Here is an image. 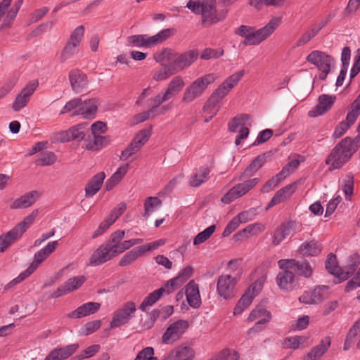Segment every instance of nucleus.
Returning <instances> with one entry per match:
<instances>
[{
    "label": "nucleus",
    "instance_id": "4d7b16f0",
    "mask_svg": "<svg viewBox=\"0 0 360 360\" xmlns=\"http://www.w3.org/2000/svg\"><path fill=\"white\" fill-rule=\"evenodd\" d=\"M355 122L356 120L352 122V120H348L347 116L346 120L340 122L336 127L333 133V138L338 139L342 136Z\"/></svg>",
    "mask_w": 360,
    "mask_h": 360
},
{
    "label": "nucleus",
    "instance_id": "f03ea898",
    "mask_svg": "<svg viewBox=\"0 0 360 360\" xmlns=\"http://www.w3.org/2000/svg\"><path fill=\"white\" fill-rule=\"evenodd\" d=\"M125 235V231L117 230L112 233L108 241L102 243L96 249L89 259V264L93 266L101 265L110 260V247L121 243Z\"/></svg>",
    "mask_w": 360,
    "mask_h": 360
},
{
    "label": "nucleus",
    "instance_id": "b1692460",
    "mask_svg": "<svg viewBox=\"0 0 360 360\" xmlns=\"http://www.w3.org/2000/svg\"><path fill=\"white\" fill-rule=\"evenodd\" d=\"M69 80L72 91L76 93L81 92L88 85L86 75L78 69L72 70L69 72Z\"/></svg>",
    "mask_w": 360,
    "mask_h": 360
},
{
    "label": "nucleus",
    "instance_id": "c03bdc74",
    "mask_svg": "<svg viewBox=\"0 0 360 360\" xmlns=\"http://www.w3.org/2000/svg\"><path fill=\"white\" fill-rule=\"evenodd\" d=\"M150 135L151 127L148 129H144L138 132L131 143L136 148V150L139 151L148 141Z\"/></svg>",
    "mask_w": 360,
    "mask_h": 360
},
{
    "label": "nucleus",
    "instance_id": "8fccbe9b",
    "mask_svg": "<svg viewBox=\"0 0 360 360\" xmlns=\"http://www.w3.org/2000/svg\"><path fill=\"white\" fill-rule=\"evenodd\" d=\"M343 185L342 189L345 193V199L350 200L351 197L353 195L354 191V176L352 173H348L346 175V178L343 181Z\"/></svg>",
    "mask_w": 360,
    "mask_h": 360
},
{
    "label": "nucleus",
    "instance_id": "2eb2a0df",
    "mask_svg": "<svg viewBox=\"0 0 360 360\" xmlns=\"http://www.w3.org/2000/svg\"><path fill=\"white\" fill-rule=\"evenodd\" d=\"M198 56V51L196 50H190L183 53L178 54L169 63L174 68L176 73L189 67Z\"/></svg>",
    "mask_w": 360,
    "mask_h": 360
},
{
    "label": "nucleus",
    "instance_id": "aec40b11",
    "mask_svg": "<svg viewBox=\"0 0 360 360\" xmlns=\"http://www.w3.org/2000/svg\"><path fill=\"white\" fill-rule=\"evenodd\" d=\"M110 143L109 136H101L98 134H92V136H88L84 140L83 148L87 150L99 151L102 148L108 146Z\"/></svg>",
    "mask_w": 360,
    "mask_h": 360
},
{
    "label": "nucleus",
    "instance_id": "72a5a7b5",
    "mask_svg": "<svg viewBox=\"0 0 360 360\" xmlns=\"http://www.w3.org/2000/svg\"><path fill=\"white\" fill-rule=\"evenodd\" d=\"M105 178V174L103 172L95 174L87 183L85 187V195L86 198L94 196L100 190L103 181Z\"/></svg>",
    "mask_w": 360,
    "mask_h": 360
},
{
    "label": "nucleus",
    "instance_id": "7ed1b4c3",
    "mask_svg": "<svg viewBox=\"0 0 360 360\" xmlns=\"http://www.w3.org/2000/svg\"><path fill=\"white\" fill-rule=\"evenodd\" d=\"M216 79L217 76L213 73L206 74L195 79L186 88L181 102L186 104L191 103L200 97L208 86L214 83Z\"/></svg>",
    "mask_w": 360,
    "mask_h": 360
},
{
    "label": "nucleus",
    "instance_id": "2f4dec72",
    "mask_svg": "<svg viewBox=\"0 0 360 360\" xmlns=\"http://www.w3.org/2000/svg\"><path fill=\"white\" fill-rule=\"evenodd\" d=\"M168 290L169 288H167L165 284L164 286L154 290L143 299L139 309L143 311H146L149 307H151L158 301L164 294L169 295L172 292H168Z\"/></svg>",
    "mask_w": 360,
    "mask_h": 360
},
{
    "label": "nucleus",
    "instance_id": "052dcab7",
    "mask_svg": "<svg viewBox=\"0 0 360 360\" xmlns=\"http://www.w3.org/2000/svg\"><path fill=\"white\" fill-rule=\"evenodd\" d=\"M360 115V93L351 105V110L347 113V119L352 121L356 120Z\"/></svg>",
    "mask_w": 360,
    "mask_h": 360
},
{
    "label": "nucleus",
    "instance_id": "864d4df0",
    "mask_svg": "<svg viewBox=\"0 0 360 360\" xmlns=\"http://www.w3.org/2000/svg\"><path fill=\"white\" fill-rule=\"evenodd\" d=\"M176 74L174 68L169 63L164 65L163 68L160 69L153 76V79L156 81H162L169 78V77Z\"/></svg>",
    "mask_w": 360,
    "mask_h": 360
},
{
    "label": "nucleus",
    "instance_id": "9d476101",
    "mask_svg": "<svg viewBox=\"0 0 360 360\" xmlns=\"http://www.w3.org/2000/svg\"><path fill=\"white\" fill-rule=\"evenodd\" d=\"M236 278L231 275H221L217 280V293L225 300L233 298L236 294Z\"/></svg>",
    "mask_w": 360,
    "mask_h": 360
},
{
    "label": "nucleus",
    "instance_id": "5701e85b",
    "mask_svg": "<svg viewBox=\"0 0 360 360\" xmlns=\"http://www.w3.org/2000/svg\"><path fill=\"white\" fill-rule=\"evenodd\" d=\"M335 101V96L327 94L320 96L316 106L309 111V116L311 117H315L324 114L331 108Z\"/></svg>",
    "mask_w": 360,
    "mask_h": 360
},
{
    "label": "nucleus",
    "instance_id": "c756f323",
    "mask_svg": "<svg viewBox=\"0 0 360 360\" xmlns=\"http://www.w3.org/2000/svg\"><path fill=\"white\" fill-rule=\"evenodd\" d=\"M187 301L193 308H198L201 304L198 285L194 281H191L186 287Z\"/></svg>",
    "mask_w": 360,
    "mask_h": 360
},
{
    "label": "nucleus",
    "instance_id": "4c0bfd02",
    "mask_svg": "<svg viewBox=\"0 0 360 360\" xmlns=\"http://www.w3.org/2000/svg\"><path fill=\"white\" fill-rule=\"evenodd\" d=\"M210 173V169L207 166L200 167L198 172L191 177L189 184L193 187L200 186L209 179Z\"/></svg>",
    "mask_w": 360,
    "mask_h": 360
},
{
    "label": "nucleus",
    "instance_id": "4be33fe9",
    "mask_svg": "<svg viewBox=\"0 0 360 360\" xmlns=\"http://www.w3.org/2000/svg\"><path fill=\"white\" fill-rule=\"evenodd\" d=\"M40 193L37 191H32L14 200L10 205L11 210L25 209L31 207L39 199Z\"/></svg>",
    "mask_w": 360,
    "mask_h": 360
},
{
    "label": "nucleus",
    "instance_id": "774afa93",
    "mask_svg": "<svg viewBox=\"0 0 360 360\" xmlns=\"http://www.w3.org/2000/svg\"><path fill=\"white\" fill-rule=\"evenodd\" d=\"M267 313H270L269 311L266 310L262 305H257L250 314L248 321H254L257 319H260L266 315Z\"/></svg>",
    "mask_w": 360,
    "mask_h": 360
},
{
    "label": "nucleus",
    "instance_id": "a19ab883",
    "mask_svg": "<svg viewBox=\"0 0 360 360\" xmlns=\"http://www.w3.org/2000/svg\"><path fill=\"white\" fill-rule=\"evenodd\" d=\"M299 250L305 256H316L321 252V247L317 241L313 240L302 244Z\"/></svg>",
    "mask_w": 360,
    "mask_h": 360
},
{
    "label": "nucleus",
    "instance_id": "69168bd1",
    "mask_svg": "<svg viewBox=\"0 0 360 360\" xmlns=\"http://www.w3.org/2000/svg\"><path fill=\"white\" fill-rule=\"evenodd\" d=\"M221 100L222 98L217 94H215V93L213 91L205 103L202 108L203 111L212 112V109L216 107Z\"/></svg>",
    "mask_w": 360,
    "mask_h": 360
},
{
    "label": "nucleus",
    "instance_id": "6ab92c4d",
    "mask_svg": "<svg viewBox=\"0 0 360 360\" xmlns=\"http://www.w3.org/2000/svg\"><path fill=\"white\" fill-rule=\"evenodd\" d=\"M280 269L282 271L276 276V283L281 290L291 291L293 289L297 278L290 269Z\"/></svg>",
    "mask_w": 360,
    "mask_h": 360
},
{
    "label": "nucleus",
    "instance_id": "f257e3e1",
    "mask_svg": "<svg viewBox=\"0 0 360 360\" xmlns=\"http://www.w3.org/2000/svg\"><path fill=\"white\" fill-rule=\"evenodd\" d=\"M38 214V210H34L30 214L25 217L22 221L15 225L11 230L0 236V252H5L22 237L26 230L33 224Z\"/></svg>",
    "mask_w": 360,
    "mask_h": 360
},
{
    "label": "nucleus",
    "instance_id": "f704fd0d",
    "mask_svg": "<svg viewBox=\"0 0 360 360\" xmlns=\"http://www.w3.org/2000/svg\"><path fill=\"white\" fill-rule=\"evenodd\" d=\"M295 185L294 184H288L285 187L278 190L273 196L266 209L272 207L284 200H285L291 196L292 193L295 192Z\"/></svg>",
    "mask_w": 360,
    "mask_h": 360
},
{
    "label": "nucleus",
    "instance_id": "680f3d73",
    "mask_svg": "<svg viewBox=\"0 0 360 360\" xmlns=\"http://www.w3.org/2000/svg\"><path fill=\"white\" fill-rule=\"evenodd\" d=\"M283 179L281 176H278V173L265 183L261 188V192L264 193L270 192Z\"/></svg>",
    "mask_w": 360,
    "mask_h": 360
},
{
    "label": "nucleus",
    "instance_id": "13d9d810",
    "mask_svg": "<svg viewBox=\"0 0 360 360\" xmlns=\"http://www.w3.org/2000/svg\"><path fill=\"white\" fill-rule=\"evenodd\" d=\"M79 45L68 41L60 55L61 61H65L75 53L77 48Z\"/></svg>",
    "mask_w": 360,
    "mask_h": 360
},
{
    "label": "nucleus",
    "instance_id": "338daca9",
    "mask_svg": "<svg viewBox=\"0 0 360 360\" xmlns=\"http://www.w3.org/2000/svg\"><path fill=\"white\" fill-rule=\"evenodd\" d=\"M153 355L154 349L152 347H147L139 352L134 360H158Z\"/></svg>",
    "mask_w": 360,
    "mask_h": 360
},
{
    "label": "nucleus",
    "instance_id": "0eeeda50",
    "mask_svg": "<svg viewBox=\"0 0 360 360\" xmlns=\"http://www.w3.org/2000/svg\"><path fill=\"white\" fill-rule=\"evenodd\" d=\"M278 264L279 268L290 269L294 274L305 278L311 277L313 273V268L307 259H280Z\"/></svg>",
    "mask_w": 360,
    "mask_h": 360
},
{
    "label": "nucleus",
    "instance_id": "412c9836",
    "mask_svg": "<svg viewBox=\"0 0 360 360\" xmlns=\"http://www.w3.org/2000/svg\"><path fill=\"white\" fill-rule=\"evenodd\" d=\"M360 264V256L358 253L351 255L347 260L346 264L341 267V271L338 274L340 282L347 280L356 271Z\"/></svg>",
    "mask_w": 360,
    "mask_h": 360
},
{
    "label": "nucleus",
    "instance_id": "a211bd4d",
    "mask_svg": "<svg viewBox=\"0 0 360 360\" xmlns=\"http://www.w3.org/2000/svg\"><path fill=\"white\" fill-rule=\"evenodd\" d=\"M201 15L202 22L210 21L212 24L224 18V16L218 17L217 15L216 0H202Z\"/></svg>",
    "mask_w": 360,
    "mask_h": 360
},
{
    "label": "nucleus",
    "instance_id": "1a4fd4ad",
    "mask_svg": "<svg viewBox=\"0 0 360 360\" xmlns=\"http://www.w3.org/2000/svg\"><path fill=\"white\" fill-rule=\"evenodd\" d=\"M258 182L259 179L254 178L235 185L221 198V202L225 204L231 203L234 200L248 193L258 184Z\"/></svg>",
    "mask_w": 360,
    "mask_h": 360
},
{
    "label": "nucleus",
    "instance_id": "49530a36",
    "mask_svg": "<svg viewBox=\"0 0 360 360\" xmlns=\"http://www.w3.org/2000/svg\"><path fill=\"white\" fill-rule=\"evenodd\" d=\"M325 266L328 273L338 278V274L341 271V267L338 266L335 255L330 253L325 262Z\"/></svg>",
    "mask_w": 360,
    "mask_h": 360
},
{
    "label": "nucleus",
    "instance_id": "c9c22d12",
    "mask_svg": "<svg viewBox=\"0 0 360 360\" xmlns=\"http://www.w3.org/2000/svg\"><path fill=\"white\" fill-rule=\"evenodd\" d=\"M127 44L129 46L136 47L150 48L153 46L151 36L147 34H135L127 37Z\"/></svg>",
    "mask_w": 360,
    "mask_h": 360
},
{
    "label": "nucleus",
    "instance_id": "ddd939ff",
    "mask_svg": "<svg viewBox=\"0 0 360 360\" xmlns=\"http://www.w3.org/2000/svg\"><path fill=\"white\" fill-rule=\"evenodd\" d=\"M188 322L185 320H178L172 323L162 335V342L171 344L180 339L188 328Z\"/></svg>",
    "mask_w": 360,
    "mask_h": 360
},
{
    "label": "nucleus",
    "instance_id": "dca6fc26",
    "mask_svg": "<svg viewBox=\"0 0 360 360\" xmlns=\"http://www.w3.org/2000/svg\"><path fill=\"white\" fill-rule=\"evenodd\" d=\"M261 290V285L257 283L252 284L245 291L242 297L239 300L233 311L235 315L241 314L252 303L254 297Z\"/></svg>",
    "mask_w": 360,
    "mask_h": 360
},
{
    "label": "nucleus",
    "instance_id": "39448f33",
    "mask_svg": "<svg viewBox=\"0 0 360 360\" xmlns=\"http://www.w3.org/2000/svg\"><path fill=\"white\" fill-rule=\"evenodd\" d=\"M355 153V148H350L347 139H342L331 150L326 160V163L330 165V170L341 168L347 162Z\"/></svg>",
    "mask_w": 360,
    "mask_h": 360
},
{
    "label": "nucleus",
    "instance_id": "a878e982",
    "mask_svg": "<svg viewBox=\"0 0 360 360\" xmlns=\"http://www.w3.org/2000/svg\"><path fill=\"white\" fill-rule=\"evenodd\" d=\"M330 345V338L329 336L323 338L319 345L312 347L307 354L304 356L303 360H320L328 351Z\"/></svg>",
    "mask_w": 360,
    "mask_h": 360
},
{
    "label": "nucleus",
    "instance_id": "c85d7f7f",
    "mask_svg": "<svg viewBox=\"0 0 360 360\" xmlns=\"http://www.w3.org/2000/svg\"><path fill=\"white\" fill-rule=\"evenodd\" d=\"M195 351L188 346H179L172 350L163 360H193Z\"/></svg>",
    "mask_w": 360,
    "mask_h": 360
},
{
    "label": "nucleus",
    "instance_id": "cd10ccee",
    "mask_svg": "<svg viewBox=\"0 0 360 360\" xmlns=\"http://www.w3.org/2000/svg\"><path fill=\"white\" fill-rule=\"evenodd\" d=\"M193 272L192 266H188L179 272V275L174 278L168 281L165 285L169 288L168 292H173L181 286L190 277Z\"/></svg>",
    "mask_w": 360,
    "mask_h": 360
},
{
    "label": "nucleus",
    "instance_id": "37998d69",
    "mask_svg": "<svg viewBox=\"0 0 360 360\" xmlns=\"http://www.w3.org/2000/svg\"><path fill=\"white\" fill-rule=\"evenodd\" d=\"M177 53L174 50L165 48L160 52H157L153 55L154 60L160 63L162 65H166L165 63H170L176 56Z\"/></svg>",
    "mask_w": 360,
    "mask_h": 360
},
{
    "label": "nucleus",
    "instance_id": "7c9ffc66",
    "mask_svg": "<svg viewBox=\"0 0 360 360\" xmlns=\"http://www.w3.org/2000/svg\"><path fill=\"white\" fill-rule=\"evenodd\" d=\"M296 222L294 221H289L285 223H283L279 227H278L273 236V244L274 245H279L290 233L295 229Z\"/></svg>",
    "mask_w": 360,
    "mask_h": 360
},
{
    "label": "nucleus",
    "instance_id": "5fc2aeb1",
    "mask_svg": "<svg viewBox=\"0 0 360 360\" xmlns=\"http://www.w3.org/2000/svg\"><path fill=\"white\" fill-rule=\"evenodd\" d=\"M132 247L130 240L121 242L120 244L114 245L110 247V259L117 257L118 255L124 252V251L130 249Z\"/></svg>",
    "mask_w": 360,
    "mask_h": 360
},
{
    "label": "nucleus",
    "instance_id": "393cba45",
    "mask_svg": "<svg viewBox=\"0 0 360 360\" xmlns=\"http://www.w3.org/2000/svg\"><path fill=\"white\" fill-rule=\"evenodd\" d=\"M78 348L77 343L56 348L49 352L44 360H65L72 355Z\"/></svg>",
    "mask_w": 360,
    "mask_h": 360
},
{
    "label": "nucleus",
    "instance_id": "ea45409f",
    "mask_svg": "<svg viewBox=\"0 0 360 360\" xmlns=\"http://www.w3.org/2000/svg\"><path fill=\"white\" fill-rule=\"evenodd\" d=\"M270 156V153H265L257 155L245 169L244 174L246 176H251L260 169L265 162L266 158Z\"/></svg>",
    "mask_w": 360,
    "mask_h": 360
},
{
    "label": "nucleus",
    "instance_id": "bb28decb",
    "mask_svg": "<svg viewBox=\"0 0 360 360\" xmlns=\"http://www.w3.org/2000/svg\"><path fill=\"white\" fill-rule=\"evenodd\" d=\"M101 307L98 302H90L85 303L75 310L67 314L70 319H79L96 313Z\"/></svg>",
    "mask_w": 360,
    "mask_h": 360
},
{
    "label": "nucleus",
    "instance_id": "bf43d9fd",
    "mask_svg": "<svg viewBox=\"0 0 360 360\" xmlns=\"http://www.w3.org/2000/svg\"><path fill=\"white\" fill-rule=\"evenodd\" d=\"M245 75V70H242L236 72L227 77L223 82L231 90L237 85L239 81Z\"/></svg>",
    "mask_w": 360,
    "mask_h": 360
},
{
    "label": "nucleus",
    "instance_id": "473e14b6",
    "mask_svg": "<svg viewBox=\"0 0 360 360\" xmlns=\"http://www.w3.org/2000/svg\"><path fill=\"white\" fill-rule=\"evenodd\" d=\"M97 111V100L96 99H89L82 101V105L80 108L76 111H74L72 114V116L75 115H82L84 118H93L95 116V114Z\"/></svg>",
    "mask_w": 360,
    "mask_h": 360
},
{
    "label": "nucleus",
    "instance_id": "20e7f679",
    "mask_svg": "<svg viewBox=\"0 0 360 360\" xmlns=\"http://www.w3.org/2000/svg\"><path fill=\"white\" fill-rule=\"evenodd\" d=\"M58 245V243L56 240L49 242L44 248L36 252L34 255V260L30 266L7 284L5 289H8L11 286L22 282L26 278L30 276L38 268V266L45 259H46L53 252H54Z\"/></svg>",
    "mask_w": 360,
    "mask_h": 360
},
{
    "label": "nucleus",
    "instance_id": "0e129e2a",
    "mask_svg": "<svg viewBox=\"0 0 360 360\" xmlns=\"http://www.w3.org/2000/svg\"><path fill=\"white\" fill-rule=\"evenodd\" d=\"M114 222V219L108 216L107 218L100 224L96 230L93 233L92 238H96L99 236L102 235Z\"/></svg>",
    "mask_w": 360,
    "mask_h": 360
},
{
    "label": "nucleus",
    "instance_id": "de8ad7c7",
    "mask_svg": "<svg viewBox=\"0 0 360 360\" xmlns=\"http://www.w3.org/2000/svg\"><path fill=\"white\" fill-rule=\"evenodd\" d=\"M248 114H240L233 117L228 124V130L230 132H236L239 127L244 126V123L250 119Z\"/></svg>",
    "mask_w": 360,
    "mask_h": 360
},
{
    "label": "nucleus",
    "instance_id": "4468645a",
    "mask_svg": "<svg viewBox=\"0 0 360 360\" xmlns=\"http://www.w3.org/2000/svg\"><path fill=\"white\" fill-rule=\"evenodd\" d=\"M84 276H77L68 279L63 285L58 287L57 290L51 294V297L57 298L79 289L86 281Z\"/></svg>",
    "mask_w": 360,
    "mask_h": 360
},
{
    "label": "nucleus",
    "instance_id": "79ce46f5",
    "mask_svg": "<svg viewBox=\"0 0 360 360\" xmlns=\"http://www.w3.org/2000/svg\"><path fill=\"white\" fill-rule=\"evenodd\" d=\"M286 0H249L248 4L257 11H261L263 6L281 7Z\"/></svg>",
    "mask_w": 360,
    "mask_h": 360
},
{
    "label": "nucleus",
    "instance_id": "3c124183",
    "mask_svg": "<svg viewBox=\"0 0 360 360\" xmlns=\"http://www.w3.org/2000/svg\"><path fill=\"white\" fill-rule=\"evenodd\" d=\"M162 205V200L158 197H148L144 202V214L145 217H148L154 211L155 208Z\"/></svg>",
    "mask_w": 360,
    "mask_h": 360
},
{
    "label": "nucleus",
    "instance_id": "603ef678",
    "mask_svg": "<svg viewBox=\"0 0 360 360\" xmlns=\"http://www.w3.org/2000/svg\"><path fill=\"white\" fill-rule=\"evenodd\" d=\"M175 32V30L173 28H167L161 30L156 34L151 36L152 42L153 46L160 44L169 39L171 36H172Z\"/></svg>",
    "mask_w": 360,
    "mask_h": 360
},
{
    "label": "nucleus",
    "instance_id": "58836bf2",
    "mask_svg": "<svg viewBox=\"0 0 360 360\" xmlns=\"http://www.w3.org/2000/svg\"><path fill=\"white\" fill-rule=\"evenodd\" d=\"M144 254V251L141 246H137L124 255L121 257L118 264L120 266H128L133 263L139 257L142 256Z\"/></svg>",
    "mask_w": 360,
    "mask_h": 360
},
{
    "label": "nucleus",
    "instance_id": "e2e57ef3",
    "mask_svg": "<svg viewBox=\"0 0 360 360\" xmlns=\"http://www.w3.org/2000/svg\"><path fill=\"white\" fill-rule=\"evenodd\" d=\"M300 164L299 160H290L285 166L283 167L281 171L278 173V176H281L283 179L289 176L295 169L298 167Z\"/></svg>",
    "mask_w": 360,
    "mask_h": 360
},
{
    "label": "nucleus",
    "instance_id": "a18cd8bd",
    "mask_svg": "<svg viewBox=\"0 0 360 360\" xmlns=\"http://www.w3.org/2000/svg\"><path fill=\"white\" fill-rule=\"evenodd\" d=\"M254 27L248 25H240L235 31L236 34L245 38L242 42L245 46H254L252 43L254 40L250 39L251 36L254 35Z\"/></svg>",
    "mask_w": 360,
    "mask_h": 360
},
{
    "label": "nucleus",
    "instance_id": "e433bc0d",
    "mask_svg": "<svg viewBox=\"0 0 360 360\" xmlns=\"http://www.w3.org/2000/svg\"><path fill=\"white\" fill-rule=\"evenodd\" d=\"M185 84V82L181 76H175L169 82L165 93L169 98H171L172 96L177 95L180 91H181Z\"/></svg>",
    "mask_w": 360,
    "mask_h": 360
},
{
    "label": "nucleus",
    "instance_id": "6e6552de",
    "mask_svg": "<svg viewBox=\"0 0 360 360\" xmlns=\"http://www.w3.org/2000/svg\"><path fill=\"white\" fill-rule=\"evenodd\" d=\"M136 311L135 302L129 301L124 303L122 307L117 309L113 314L110 321V328H118L129 323Z\"/></svg>",
    "mask_w": 360,
    "mask_h": 360
},
{
    "label": "nucleus",
    "instance_id": "f8f14e48",
    "mask_svg": "<svg viewBox=\"0 0 360 360\" xmlns=\"http://www.w3.org/2000/svg\"><path fill=\"white\" fill-rule=\"evenodd\" d=\"M87 126V123H81L70 127L67 131H61L58 134V140L63 143L73 140L79 142L84 140L89 132Z\"/></svg>",
    "mask_w": 360,
    "mask_h": 360
},
{
    "label": "nucleus",
    "instance_id": "6e6d98bb",
    "mask_svg": "<svg viewBox=\"0 0 360 360\" xmlns=\"http://www.w3.org/2000/svg\"><path fill=\"white\" fill-rule=\"evenodd\" d=\"M216 226L212 225L205 229L204 231L198 233L197 236L193 239V244L195 245H198L204 243L205 240L210 238V236L214 232Z\"/></svg>",
    "mask_w": 360,
    "mask_h": 360
},
{
    "label": "nucleus",
    "instance_id": "f3484780",
    "mask_svg": "<svg viewBox=\"0 0 360 360\" xmlns=\"http://www.w3.org/2000/svg\"><path fill=\"white\" fill-rule=\"evenodd\" d=\"M281 18L274 17L262 28L255 31L254 35L251 36L250 39L254 40L252 43L254 45H258L262 41L269 37L278 27L281 23Z\"/></svg>",
    "mask_w": 360,
    "mask_h": 360
},
{
    "label": "nucleus",
    "instance_id": "09e8293b",
    "mask_svg": "<svg viewBox=\"0 0 360 360\" xmlns=\"http://www.w3.org/2000/svg\"><path fill=\"white\" fill-rule=\"evenodd\" d=\"M56 161V156L53 152L44 151L41 153L36 160V164L40 166L51 165Z\"/></svg>",
    "mask_w": 360,
    "mask_h": 360
},
{
    "label": "nucleus",
    "instance_id": "423d86ee",
    "mask_svg": "<svg viewBox=\"0 0 360 360\" xmlns=\"http://www.w3.org/2000/svg\"><path fill=\"white\" fill-rule=\"evenodd\" d=\"M307 62L315 65L321 72L319 79L325 80L334 64V58L321 51L315 50L307 56Z\"/></svg>",
    "mask_w": 360,
    "mask_h": 360
},
{
    "label": "nucleus",
    "instance_id": "9b49d317",
    "mask_svg": "<svg viewBox=\"0 0 360 360\" xmlns=\"http://www.w3.org/2000/svg\"><path fill=\"white\" fill-rule=\"evenodd\" d=\"M329 296L328 287L317 285L312 290L304 291L299 297V301L306 304H317Z\"/></svg>",
    "mask_w": 360,
    "mask_h": 360
}]
</instances>
